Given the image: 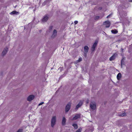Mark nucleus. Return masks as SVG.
<instances>
[{
    "label": "nucleus",
    "mask_w": 132,
    "mask_h": 132,
    "mask_svg": "<svg viewBox=\"0 0 132 132\" xmlns=\"http://www.w3.org/2000/svg\"><path fill=\"white\" fill-rule=\"evenodd\" d=\"M56 116H54L52 117L51 120V126L53 127L56 123Z\"/></svg>",
    "instance_id": "nucleus-1"
},
{
    "label": "nucleus",
    "mask_w": 132,
    "mask_h": 132,
    "mask_svg": "<svg viewBox=\"0 0 132 132\" xmlns=\"http://www.w3.org/2000/svg\"><path fill=\"white\" fill-rule=\"evenodd\" d=\"M84 56L85 57H86L87 55V52L89 50V47L87 46H85L84 47Z\"/></svg>",
    "instance_id": "nucleus-2"
},
{
    "label": "nucleus",
    "mask_w": 132,
    "mask_h": 132,
    "mask_svg": "<svg viewBox=\"0 0 132 132\" xmlns=\"http://www.w3.org/2000/svg\"><path fill=\"white\" fill-rule=\"evenodd\" d=\"M71 106V103H68L65 107V112H68L70 109Z\"/></svg>",
    "instance_id": "nucleus-3"
},
{
    "label": "nucleus",
    "mask_w": 132,
    "mask_h": 132,
    "mask_svg": "<svg viewBox=\"0 0 132 132\" xmlns=\"http://www.w3.org/2000/svg\"><path fill=\"white\" fill-rule=\"evenodd\" d=\"M98 42V41L97 40L95 41L91 48V51L92 52L94 51L95 47L97 46Z\"/></svg>",
    "instance_id": "nucleus-4"
},
{
    "label": "nucleus",
    "mask_w": 132,
    "mask_h": 132,
    "mask_svg": "<svg viewBox=\"0 0 132 132\" xmlns=\"http://www.w3.org/2000/svg\"><path fill=\"white\" fill-rule=\"evenodd\" d=\"M35 97V96L33 95H30L27 98V100L30 102L33 100Z\"/></svg>",
    "instance_id": "nucleus-5"
},
{
    "label": "nucleus",
    "mask_w": 132,
    "mask_h": 132,
    "mask_svg": "<svg viewBox=\"0 0 132 132\" xmlns=\"http://www.w3.org/2000/svg\"><path fill=\"white\" fill-rule=\"evenodd\" d=\"M48 16L47 15H46L44 16L42 19V21L43 22H46L48 19Z\"/></svg>",
    "instance_id": "nucleus-6"
},
{
    "label": "nucleus",
    "mask_w": 132,
    "mask_h": 132,
    "mask_svg": "<svg viewBox=\"0 0 132 132\" xmlns=\"http://www.w3.org/2000/svg\"><path fill=\"white\" fill-rule=\"evenodd\" d=\"M117 55V53H114L113 55L110 58V60L112 61L114 60L115 59Z\"/></svg>",
    "instance_id": "nucleus-7"
},
{
    "label": "nucleus",
    "mask_w": 132,
    "mask_h": 132,
    "mask_svg": "<svg viewBox=\"0 0 132 132\" xmlns=\"http://www.w3.org/2000/svg\"><path fill=\"white\" fill-rule=\"evenodd\" d=\"M80 115L78 114H76L75 116L72 119L70 118V119L71 120H73L78 119L80 118Z\"/></svg>",
    "instance_id": "nucleus-8"
},
{
    "label": "nucleus",
    "mask_w": 132,
    "mask_h": 132,
    "mask_svg": "<svg viewBox=\"0 0 132 132\" xmlns=\"http://www.w3.org/2000/svg\"><path fill=\"white\" fill-rule=\"evenodd\" d=\"M8 50V48L7 47H6L4 48V49L2 53V56H4L5 55L6 53H7Z\"/></svg>",
    "instance_id": "nucleus-9"
},
{
    "label": "nucleus",
    "mask_w": 132,
    "mask_h": 132,
    "mask_svg": "<svg viewBox=\"0 0 132 132\" xmlns=\"http://www.w3.org/2000/svg\"><path fill=\"white\" fill-rule=\"evenodd\" d=\"M104 24L105 25L106 27L108 28L110 26V23L109 21H106L104 22Z\"/></svg>",
    "instance_id": "nucleus-10"
},
{
    "label": "nucleus",
    "mask_w": 132,
    "mask_h": 132,
    "mask_svg": "<svg viewBox=\"0 0 132 132\" xmlns=\"http://www.w3.org/2000/svg\"><path fill=\"white\" fill-rule=\"evenodd\" d=\"M57 35V31L56 30L54 29V30L53 32V34L51 36V37L54 38Z\"/></svg>",
    "instance_id": "nucleus-11"
},
{
    "label": "nucleus",
    "mask_w": 132,
    "mask_h": 132,
    "mask_svg": "<svg viewBox=\"0 0 132 132\" xmlns=\"http://www.w3.org/2000/svg\"><path fill=\"white\" fill-rule=\"evenodd\" d=\"M90 107L93 110H95L96 108V105L95 103L91 104H90Z\"/></svg>",
    "instance_id": "nucleus-12"
},
{
    "label": "nucleus",
    "mask_w": 132,
    "mask_h": 132,
    "mask_svg": "<svg viewBox=\"0 0 132 132\" xmlns=\"http://www.w3.org/2000/svg\"><path fill=\"white\" fill-rule=\"evenodd\" d=\"M82 104V102L81 101H80L76 107V109H78L81 106Z\"/></svg>",
    "instance_id": "nucleus-13"
},
{
    "label": "nucleus",
    "mask_w": 132,
    "mask_h": 132,
    "mask_svg": "<svg viewBox=\"0 0 132 132\" xmlns=\"http://www.w3.org/2000/svg\"><path fill=\"white\" fill-rule=\"evenodd\" d=\"M66 121V119L65 117H64L63 118L62 121V125H65Z\"/></svg>",
    "instance_id": "nucleus-14"
},
{
    "label": "nucleus",
    "mask_w": 132,
    "mask_h": 132,
    "mask_svg": "<svg viewBox=\"0 0 132 132\" xmlns=\"http://www.w3.org/2000/svg\"><path fill=\"white\" fill-rule=\"evenodd\" d=\"M19 12L16 11H13L10 13L11 14L17 15L19 14Z\"/></svg>",
    "instance_id": "nucleus-15"
},
{
    "label": "nucleus",
    "mask_w": 132,
    "mask_h": 132,
    "mask_svg": "<svg viewBox=\"0 0 132 132\" xmlns=\"http://www.w3.org/2000/svg\"><path fill=\"white\" fill-rule=\"evenodd\" d=\"M121 77V75L120 73H119L117 76V78L118 80H119Z\"/></svg>",
    "instance_id": "nucleus-16"
},
{
    "label": "nucleus",
    "mask_w": 132,
    "mask_h": 132,
    "mask_svg": "<svg viewBox=\"0 0 132 132\" xmlns=\"http://www.w3.org/2000/svg\"><path fill=\"white\" fill-rule=\"evenodd\" d=\"M82 58L81 57H80L79 58L78 60H76V61H75V63H77L78 62H81V61H82Z\"/></svg>",
    "instance_id": "nucleus-17"
},
{
    "label": "nucleus",
    "mask_w": 132,
    "mask_h": 132,
    "mask_svg": "<svg viewBox=\"0 0 132 132\" xmlns=\"http://www.w3.org/2000/svg\"><path fill=\"white\" fill-rule=\"evenodd\" d=\"M126 113H125L122 112L121 113V112L120 113H119V115L123 117L125 116L126 115Z\"/></svg>",
    "instance_id": "nucleus-18"
},
{
    "label": "nucleus",
    "mask_w": 132,
    "mask_h": 132,
    "mask_svg": "<svg viewBox=\"0 0 132 132\" xmlns=\"http://www.w3.org/2000/svg\"><path fill=\"white\" fill-rule=\"evenodd\" d=\"M111 32L112 33L114 34H116L118 32V31L117 30H112L111 31Z\"/></svg>",
    "instance_id": "nucleus-19"
},
{
    "label": "nucleus",
    "mask_w": 132,
    "mask_h": 132,
    "mask_svg": "<svg viewBox=\"0 0 132 132\" xmlns=\"http://www.w3.org/2000/svg\"><path fill=\"white\" fill-rule=\"evenodd\" d=\"M72 126L74 127V128L75 129H77L78 128V127L77 124H73L72 125Z\"/></svg>",
    "instance_id": "nucleus-20"
},
{
    "label": "nucleus",
    "mask_w": 132,
    "mask_h": 132,
    "mask_svg": "<svg viewBox=\"0 0 132 132\" xmlns=\"http://www.w3.org/2000/svg\"><path fill=\"white\" fill-rule=\"evenodd\" d=\"M124 60L123 59H122L121 60V67H122V65H124Z\"/></svg>",
    "instance_id": "nucleus-21"
},
{
    "label": "nucleus",
    "mask_w": 132,
    "mask_h": 132,
    "mask_svg": "<svg viewBox=\"0 0 132 132\" xmlns=\"http://www.w3.org/2000/svg\"><path fill=\"white\" fill-rule=\"evenodd\" d=\"M100 17L99 16H96L95 17V20H97Z\"/></svg>",
    "instance_id": "nucleus-22"
},
{
    "label": "nucleus",
    "mask_w": 132,
    "mask_h": 132,
    "mask_svg": "<svg viewBox=\"0 0 132 132\" xmlns=\"http://www.w3.org/2000/svg\"><path fill=\"white\" fill-rule=\"evenodd\" d=\"M81 128H79L76 131V132H81Z\"/></svg>",
    "instance_id": "nucleus-23"
},
{
    "label": "nucleus",
    "mask_w": 132,
    "mask_h": 132,
    "mask_svg": "<svg viewBox=\"0 0 132 132\" xmlns=\"http://www.w3.org/2000/svg\"><path fill=\"white\" fill-rule=\"evenodd\" d=\"M23 131V129H19L17 131V132H22Z\"/></svg>",
    "instance_id": "nucleus-24"
},
{
    "label": "nucleus",
    "mask_w": 132,
    "mask_h": 132,
    "mask_svg": "<svg viewBox=\"0 0 132 132\" xmlns=\"http://www.w3.org/2000/svg\"><path fill=\"white\" fill-rule=\"evenodd\" d=\"M44 103V102H41L39 104L38 106H40V105H42Z\"/></svg>",
    "instance_id": "nucleus-25"
},
{
    "label": "nucleus",
    "mask_w": 132,
    "mask_h": 132,
    "mask_svg": "<svg viewBox=\"0 0 132 132\" xmlns=\"http://www.w3.org/2000/svg\"><path fill=\"white\" fill-rule=\"evenodd\" d=\"M86 103L87 104H88L89 102V100L88 99H87L86 101Z\"/></svg>",
    "instance_id": "nucleus-26"
},
{
    "label": "nucleus",
    "mask_w": 132,
    "mask_h": 132,
    "mask_svg": "<svg viewBox=\"0 0 132 132\" xmlns=\"http://www.w3.org/2000/svg\"><path fill=\"white\" fill-rule=\"evenodd\" d=\"M78 22L77 21H74V23L75 24H76Z\"/></svg>",
    "instance_id": "nucleus-27"
},
{
    "label": "nucleus",
    "mask_w": 132,
    "mask_h": 132,
    "mask_svg": "<svg viewBox=\"0 0 132 132\" xmlns=\"http://www.w3.org/2000/svg\"><path fill=\"white\" fill-rule=\"evenodd\" d=\"M52 28H53V26H50V29L51 30V29H52Z\"/></svg>",
    "instance_id": "nucleus-28"
},
{
    "label": "nucleus",
    "mask_w": 132,
    "mask_h": 132,
    "mask_svg": "<svg viewBox=\"0 0 132 132\" xmlns=\"http://www.w3.org/2000/svg\"><path fill=\"white\" fill-rule=\"evenodd\" d=\"M111 15V14H110L109 15H108L107 16V18H109V17H110V16Z\"/></svg>",
    "instance_id": "nucleus-29"
},
{
    "label": "nucleus",
    "mask_w": 132,
    "mask_h": 132,
    "mask_svg": "<svg viewBox=\"0 0 132 132\" xmlns=\"http://www.w3.org/2000/svg\"><path fill=\"white\" fill-rule=\"evenodd\" d=\"M128 1L129 2H132V0H128Z\"/></svg>",
    "instance_id": "nucleus-30"
},
{
    "label": "nucleus",
    "mask_w": 132,
    "mask_h": 132,
    "mask_svg": "<svg viewBox=\"0 0 132 132\" xmlns=\"http://www.w3.org/2000/svg\"><path fill=\"white\" fill-rule=\"evenodd\" d=\"M121 51H122V52H123V48H121Z\"/></svg>",
    "instance_id": "nucleus-31"
},
{
    "label": "nucleus",
    "mask_w": 132,
    "mask_h": 132,
    "mask_svg": "<svg viewBox=\"0 0 132 132\" xmlns=\"http://www.w3.org/2000/svg\"><path fill=\"white\" fill-rule=\"evenodd\" d=\"M116 46L117 47H118V45H116Z\"/></svg>",
    "instance_id": "nucleus-32"
},
{
    "label": "nucleus",
    "mask_w": 132,
    "mask_h": 132,
    "mask_svg": "<svg viewBox=\"0 0 132 132\" xmlns=\"http://www.w3.org/2000/svg\"><path fill=\"white\" fill-rule=\"evenodd\" d=\"M102 9V8L101 7H100V9Z\"/></svg>",
    "instance_id": "nucleus-33"
}]
</instances>
